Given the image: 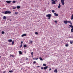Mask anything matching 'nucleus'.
Masks as SVG:
<instances>
[{"instance_id":"nucleus-20","label":"nucleus","mask_w":73,"mask_h":73,"mask_svg":"<svg viewBox=\"0 0 73 73\" xmlns=\"http://www.w3.org/2000/svg\"><path fill=\"white\" fill-rule=\"evenodd\" d=\"M70 44H73V41L71 40L70 41Z\"/></svg>"},{"instance_id":"nucleus-46","label":"nucleus","mask_w":73,"mask_h":73,"mask_svg":"<svg viewBox=\"0 0 73 73\" xmlns=\"http://www.w3.org/2000/svg\"><path fill=\"white\" fill-rule=\"evenodd\" d=\"M12 57H14V56L13 55H12Z\"/></svg>"},{"instance_id":"nucleus-48","label":"nucleus","mask_w":73,"mask_h":73,"mask_svg":"<svg viewBox=\"0 0 73 73\" xmlns=\"http://www.w3.org/2000/svg\"><path fill=\"white\" fill-rule=\"evenodd\" d=\"M27 60H28V58H27Z\"/></svg>"},{"instance_id":"nucleus-3","label":"nucleus","mask_w":73,"mask_h":73,"mask_svg":"<svg viewBox=\"0 0 73 73\" xmlns=\"http://www.w3.org/2000/svg\"><path fill=\"white\" fill-rule=\"evenodd\" d=\"M7 13H11V12L9 11H6L5 12L4 14L5 15L7 14Z\"/></svg>"},{"instance_id":"nucleus-18","label":"nucleus","mask_w":73,"mask_h":73,"mask_svg":"<svg viewBox=\"0 0 73 73\" xmlns=\"http://www.w3.org/2000/svg\"><path fill=\"white\" fill-rule=\"evenodd\" d=\"M39 59L41 60V61H43V59H42V58L41 57H39Z\"/></svg>"},{"instance_id":"nucleus-6","label":"nucleus","mask_w":73,"mask_h":73,"mask_svg":"<svg viewBox=\"0 0 73 73\" xmlns=\"http://www.w3.org/2000/svg\"><path fill=\"white\" fill-rule=\"evenodd\" d=\"M63 23H64V24H68V21L67 20H65L63 21Z\"/></svg>"},{"instance_id":"nucleus-1","label":"nucleus","mask_w":73,"mask_h":73,"mask_svg":"<svg viewBox=\"0 0 73 73\" xmlns=\"http://www.w3.org/2000/svg\"><path fill=\"white\" fill-rule=\"evenodd\" d=\"M46 17H48V19H50V17H52V14H48L46 15Z\"/></svg>"},{"instance_id":"nucleus-40","label":"nucleus","mask_w":73,"mask_h":73,"mask_svg":"<svg viewBox=\"0 0 73 73\" xmlns=\"http://www.w3.org/2000/svg\"><path fill=\"white\" fill-rule=\"evenodd\" d=\"M3 73H6V71H4L3 72Z\"/></svg>"},{"instance_id":"nucleus-33","label":"nucleus","mask_w":73,"mask_h":73,"mask_svg":"<svg viewBox=\"0 0 73 73\" xmlns=\"http://www.w3.org/2000/svg\"><path fill=\"white\" fill-rule=\"evenodd\" d=\"M52 12L53 13H54V12H55V11H54V10H52Z\"/></svg>"},{"instance_id":"nucleus-8","label":"nucleus","mask_w":73,"mask_h":73,"mask_svg":"<svg viewBox=\"0 0 73 73\" xmlns=\"http://www.w3.org/2000/svg\"><path fill=\"white\" fill-rule=\"evenodd\" d=\"M27 36V34H24L21 35V37H24V36Z\"/></svg>"},{"instance_id":"nucleus-16","label":"nucleus","mask_w":73,"mask_h":73,"mask_svg":"<svg viewBox=\"0 0 73 73\" xmlns=\"http://www.w3.org/2000/svg\"><path fill=\"white\" fill-rule=\"evenodd\" d=\"M65 46H66V47H68V46H69V44H66L65 45Z\"/></svg>"},{"instance_id":"nucleus-28","label":"nucleus","mask_w":73,"mask_h":73,"mask_svg":"<svg viewBox=\"0 0 73 73\" xmlns=\"http://www.w3.org/2000/svg\"><path fill=\"white\" fill-rule=\"evenodd\" d=\"M35 35H38V32H35Z\"/></svg>"},{"instance_id":"nucleus-5","label":"nucleus","mask_w":73,"mask_h":73,"mask_svg":"<svg viewBox=\"0 0 73 73\" xmlns=\"http://www.w3.org/2000/svg\"><path fill=\"white\" fill-rule=\"evenodd\" d=\"M12 2V1H6V3H7V4H9L11 3Z\"/></svg>"},{"instance_id":"nucleus-19","label":"nucleus","mask_w":73,"mask_h":73,"mask_svg":"<svg viewBox=\"0 0 73 73\" xmlns=\"http://www.w3.org/2000/svg\"><path fill=\"white\" fill-rule=\"evenodd\" d=\"M17 9H19V8H20V6H18L17 7Z\"/></svg>"},{"instance_id":"nucleus-4","label":"nucleus","mask_w":73,"mask_h":73,"mask_svg":"<svg viewBox=\"0 0 73 73\" xmlns=\"http://www.w3.org/2000/svg\"><path fill=\"white\" fill-rule=\"evenodd\" d=\"M55 0H51L52 2L51 3V4H56V2Z\"/></svg>"},{"instance_id":"nucleus-43","label":"nucleus","mask_w":73,"mask_h":73,"mask_svg":"<svg viewBox=\"0 0 73 73\" xmlns=\"http://www.w3.org/2000/svg\"><path fill=\"white\" fill-rule=\"evenodd\" d=\"M23 41L21 42V44H23Z\"/></svg>"},{"instance_id":"nucleus-30","label":"nucleus","mask_w":73,"mask_h":73,"mask_svg":"<svg viewBox=\"0 0 73 73\" xmlns=\"http://www.w3.org/2000/svg\"><path fill=\"white\" fill-rule=\"evenodd\" d=\"M13 3H16V1H14L12 2Z\"/></svg>"},{"instance_id":"nucleus-37","label":"nucleus","mask_w":73,"mask_h":73,"mask_svg":"<svg viewBox=\"0 0 73 73\" xmlns=\"http://www.w3.org/2000/svg\"><path fill=\"white\" fill-rule=\"evenodd\" d=\"M44 69V68L43 67H41V69Z\"/></svg>"},{"instance_id":"nucleus-41","label":"nucleus","mask_w":73,"mask_h":73,"mask_svg":"<svg viewBox=\"0 0 73 73\" xmlns=\"http://www.w3.org/2000/svg\"><path fill=\"white\" fill-rule=\"evenodd\" d=\"M49 70H52V69L51 68H50L49 69Z\"/></svg>"},{"instance_id":"nucleus-38","label":"nucleus","mask_w":73,"mask_h":73,"mask_svg":"<svg viewBox=\"0 0 73 73\" xmlns=\"http://www.w3.org/2000/svg\"><path fill=\"white\" fill-rule=\"evenodd\" d=\"M22 46H23V44H21L20 46V48H21V47H22Z\"/></svg>"},{"instance_id":"nucleus-25","label":"nucleus","mask_w":73,"mask_h":73,"mask_svg":"<svg viewBox=\"0 0 73 73\" xmlns=\"http://www.w3.org/2000/svg\"><path fill=\"white\" fill-rule=\"evenodd\" d=\"M54 22L56 23V24H57V21H54Z\"/></svg>"},{"instance_id":"nucleus-9","label":"nucleus","mask_w":73,"mask_h":73,"mask_svg":"<svg viewBox=\"0 0 73 73\" xmlns=\"http://www.w3.org/2000/svg\"><path fill=\"white\" fill-rule=\"evenodd\" d=\"M54 16H58V14H57V13H54Z\"/></svg>"},{"instance_id":"nucleus-17","label":"nucleus","mask_w":73,"mask_h":73,"mask_svg":"<svg viewBox=\"0 0 73 73\" xmlns=\"http://www.w3.org/2000/svg\"><path fill=\"white\" fill-rule=\"evenodd\" d=\"M69 27H71V28H72V29L73 28V26L71 25H69Z\"/></svg>"},{"instance_id":"nucleus-45","label":"nucleus","mask_w":73,"mask_h":73,"mask_svg":"<svg viewBox=\"0 0 73 73\" xmlns=\"http://www.w3.org/2000/svg\"><path fill=\"white\" fill-rule=\"evenodd\" d=\"M33 59L34 60H36V58H33Z\"/></svg>"},{"instance_id":"nucleus-10","label":"nucleus","mask_w":73,"mask_h":73,"mask_svg":"<svg viewBox=\"0 0 73 73\" xmlns=\"http://www.w3.org/2000/svg\"><path fill=\"white\" fill-rule=\"evenodd\" d=\"M3 20H6L7 19V17L5 16H3Z\"/></svg>"},{"instance_id":"nucleus-29","label":"nucleus","mask_w":73,"mask_h":73,"mask_svg":"<svg viewBox=\"0 0 73 73\" xmlns=\"http://www.w3.org/2000/svg\"><path fill=\"white\" fill-rule=\"evenodd\" d=\"M71 31L72 32H73V28L71 29Z\"/></svg>"},{"instance_id":"nucleus-15","label":"nucleus","mask_w":73,"mask_h":73,"mask_svg":"<svg viewBox=\"0 0 73 73\" xmlns=\"http://www.w3.org/2000/svg\"><path fill=\"white\" fill-rule=\"evenodd\" d=\"M71 20H73V15H72L71 16Z\"/></svg>"},{"instance_id":"nucleus-21","label":"nucleus","mask_w":73,"mask_h":73,"mask_svg":"<svg viewBox=\"0 0 73 73\" xmlns=\"http://www.w3.org/2000/svg\"><path fill=\"white\" fill-rule=\"evenodd\" d=\"M19 52L20 54H22V52H21V51H19Z\"/></svg>"},{"instance_id":"nucleus-44","label":"nucleus","mask_w":73,"mask_h":73,"mask_svg":"<svg viewBox=\"0 0 73 73\" xmlns=\"http://www.w3.org/2000/svg\"><path fill=\"white\" fill-rule=\"evenodd\" d=\"M38 67H39V66H36V68H38Z\"/></svg>"},{"instance_id":"nucleus-14","label":"nucleus","mask_w":73,"mask_h":73,"mask_svg":"<svg viewBox=\"0 0 73 73\" xmlns=\"http://www.w3.org/2000/svg\"><path fill=\"white\" fill-rule=\"evenodd\" d=\"M54 72H55V73H57V69H55L54 71Z\"/></svg>"},{"instance_id":"nucleus-24","label":"nucleus","mask_w":73,"mask_h":73,"mask_svg":"<svg viewBox=\"0 0 73 73\" xmlns=\"http://www.w3.org/2000/svg\"><path fill=\"white\" fill-rule=\"evenodd\" d=\"M36 61H34V62H33V64H36Z\"/></svg>"},{"instance_id":"nucleus-2","label":"nucleus","mask_w":73,"mask_h":73,"mask_svg":"<svg viewBox=\"0 0 73 73\" xmlns=\"http://www.w3.org/2000/svg\"><path fill=\"white\" fill-rule=\"evenodd\" d=\"M61 2L62 5H65V0H61Z\"/></svg>"},{"instance_id":"nucleus-31","label":"nucleus","mask_w":73,"mask_h":73,"mask_svg":"<svg viewBox=\"0 0 73 73\" xmlns=\"http://www.w3.org/2000/svg\"><path fill=\"white\" fill-rule=\"evenodd\" d=\"M30 43H31V44H32V42H33V41H32V40H31L30 42Z\"/></svg>"},{"instance_id":"nucleus-13","label":"nucleus","mask_w":73,"mask_h":73,"mask_svg":"<svg viewBox=\"0 0 73 73\" xmlns=\"http://www.w3.org/2000/svg\"><path fill=\"white\" fill-rule=\"evenodd\" d=\"M8 42H12V39H9L8 40Z\"/></svg>"},{"instance_id":"nucleus-39","label":"nucleus","mask_w":73,"mask_h":73,"mask_svg":"<svg viewBox=\"0 0 73 73\" xmlns=\"http://www.w3.org/2000/svg\"><path fill=\"white\" fill-rule=\"evenodd\" d=\"M38 58H36V60H38Z\"/></svg>"},{"instance_id":"nucleus-42","label":"nucleus","mask_w":73,"mask_h":73,"mask_svg":"<svg viewBox=\"0 0 73 73\" xmlns=\"http://www.w3.org/2000/svg\"><path fill=\"white\" fill-rule=\"evenodd\" d=\"M12 55L11 54H10V57H12Z\"/></svg>"},{"instance_id":"nucleus-35","label":"nucleus","mask_w":73,"mask_h":73,"mask_svg":"<svg viewBox=\"0 0 73 73\" xmlns=\"http://www.w3.org/2000/svg\"><path fill=\"white\" fill-rule=\"evenodd\" d=\"M43 66H46V64H43Z\"/></svg>"},{"instance_id":"nucleus-12","label":"nucleus","mask_w":73,"mask_h":73,"mask_svg":"<svg viewBox=\"0 0 73 73\" xmlns=\"http://www.w3.org/2000/svg\"><path fill=\"white\" fill-rule=\"evenodd\" d=\"M48 66H46V67H44V70H46V69H47V68H48Z\"/></svg>"},{"instance_id":"nucleus-22","label":"nucleus","mask_w":73,"mask_h":73,"mask_svg":"<svg viewBox=\"0 0 73 73\" xmlns=\"http://www.w3.org/2000/svg\"><path fill=\"white\" fill-rule=\"evenodd\" d=\"M4 33H5V32H4V31L2 32V35L4 34Z\"/></svg>"},{"instance_id":"nucleus-36","label":"nucleus","mask_w":73,"mask_h":73,"mask_svg":"<svg viewBox=\"0 0 73 73\" xmlns=\"http://www.w3.org/2000/svg\"><path fill=\"white\" fill-rule=\"evenodd\" d=\"M31 54V56H33V52H32Z\"/></svg>"},{"instance_id":"nucleus-11","label":"nucleus","mask_w":73,"mask_h":73,"mask_svg":"<svg viewBox=\"0 0 73 73\" xmlns=\"http://www.w3.org/2000/svg\"><path fill=\"white\" fill-rule=\"evenodd\" d=\"M58 8L59 9H60L61 8V5L60 4H59V5L58 6Z\"/></svg>"},{"instance_id":"nucleus-7","label":"nucleus","mask_w":73,"mask_h":73,"mask_svg":"<svg viewBox=\"0 0 73 73\" xmlns=\"http://www.w3.org/2000/svg\"><path fill=\"white\" fill-rule=\"evenodd\" d=\"M68 23H70V25H72V22L70 21H68Z\"/></svg>"},{"instance_id":"nucleus-47","label":"nucleus","mask_w":73,"mask_h":73,"mask_svg":"<svg viewBox=\"0 0 73 73\" xmlns=\"http://www.w3.org/2000/svg\"><path fill=\"white\" fill-rule=\"evenodd\" d=\"M55 1H57V0H55Z\"/></svg>"},{"instance_id":"nucleus-32","label":"nucleus","mask_w":73,"mask_h":73,"mask_svg":"<svg viewBox=\"0 0 73 73\" xmlns=\"http://www.w3.org/2000/svg\"><path fill=\"white\" fill-rule=\"evenodd\" d=\"M12 45H13L14 44V41H12Z\"/></svg>"},{"instance_id":"nucleus-34","label":"nucleus","mask_w":73,"mask_h":73,"mask_svg":"<svg viewBox=\"0 0 73 73\" xmlns=\"http://www.w3.org/2000/svg\"><path fill=\"white\" fill-rule=\"evenodd\" d=\"M16 8V7H14L13 8V9H15Z\"/></svg>"},{"instance_id":"nucleus-23","label":"nucleus","mask_w":73,"mask_h":73,"mask_svg":"<svg viewBox=\"0 0 73 73\" xmlns=\"http://www.w3.org/2000/svg\"><path fill=\"white\" fill-rule=\"evenodd\" d=\"M9 73H12V72H13V71L12 70L9 71Z\"/></svg>"},{"instance_id":"nucleus-49","label":"nucleus","mask_w":73,"mask_h":73,"mask_svg":"<svg viewBox=\"0 0 73 73\" xmlns=\"http://www.w3.org/2000/svg\"><path fill=\"white\" fill-rule=\"evenodd\" d=\"M0 58H1V56H0Z\"/></svg>"},{"instance_id":"nucleus-27","label":"nucleus","mask_w":73,"mask_h":73,"mask_svg":"<svg viewBox=\"0 0 73 73\" xmlns=\"http://www.w3.org/2000/svg\"><path fill=\"white\" fill-rule=\"evenodd\" d=\"M18 13H19L18 12H15V15H18Z\"/></svg>"},{"instance_id":"nucleus-26","label":"nucleus","mask_w":73,"mask_h":73,"mask_svg":"<svg viewBox=\"0 0 73 73\" xmlns=\"http://www.w3.org/2000/svg\"><path fill=\"white\" fill-rule=\"evenodd\" d=\"M23 46L24 48H26V47H27V45L25 44Z\"/></svg>"}]
</instances>
